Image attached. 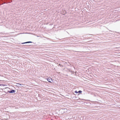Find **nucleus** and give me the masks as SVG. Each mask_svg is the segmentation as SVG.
I'll return each instance as SVG.
<instances>
[{
	"mask_svg": "<svg viewBox=\"0 0 120 120\" xmlns=\"http://www.w3.org/2000/svg\"><path fill=\"white\" fill-rule=\"evenodd\" d=\"M8 92L10 93H14L15 92V91L13 90H12L10 91H8Z\"/></svg>",
	"mask_w": 120,
	"mask_h": 120,
	"instance_id": "f257e3e1",
	"label": "nucleus"
},
{
	"mask_svg": "<svg viewBox=\"0 0 120 120\" xmlns=\"http://www.w3.org/2000/svg\"><path fill=\"white\" fill-rule=\"evenodd\" d=\"M32 42L31 41H28L27 42H25L22 43V44H25V43H32Z\"/></svg>",
	"mask_w": 120,
	"mask_h": 120,
	"instance_id": "f03ea898",
	"label": "nucleus"
},
{
	"mask_svg": "<svg viewBox=\"0 0 120 120\" xmlns=\"http://www.w3.org/2000/svg\"><path fill=\"white\" fill-rule=\"evenodd\" d=\"M52 80V79L51 78L50 79L49 78H48L47 80L49 82H51L50 81V80Z\"/></svg>",
	"mask_w": 120,
	"mask_h": 120,
	"instance_id": "7ed1b4c3",
	"label": "nucleus"
},
{
	"mask_svg": "<svg viewBox=\"0 0 120 120\" xmlns=\"http://www.w3.org/2000/svg\"><path fill=\"white\" fill-rule=\"evenodd\" d=\"M18 84L19 85L21 86V87H22L23 86V85L22 84Z\"/></svg>",
	"mask_w": 120,
	"mask_h": 120,
	"instance_id": "20e7f679",
	"label": "nucleus"
},
{
	"mask_svg": "<svg viewBox=\"0 0 120 120\" xmlns=\"http://www.w3.org/2000/svg\"><path fill=\"white\" fill-rule=\"evenodd\" d=\"M82 91L81 90H79L78 92V93H82Z\"/></svg>",
	"mask_w": 120,
	"mask_h": 120,
	"instance_id": "39448f33",
	"label": "nucleus"
},
{
	"mask_svg": "<svg viewBox=\"0 0 120 120\" xmlns=\"http://www.w3.org/2000/svg\"><path fill=\"white\" fill-rule=\"evenodd\" d=\"M75 92L76 93H78V92L77 91H75Z\"/></svg>",
	"mask_w": 120,
	"mask_h": 120,
	"instance_id": "423d86ee",
	"label": "nucleus"
},
{
	"mask_svg": "<svg viewBox=\"0 0 120 120\" xmlns=\"http://www.w3.org/2000/svg\"><path fill=\"white\" fill-rule=\"evenodd\" d=\"M60 66H61V65H60Z\"/></svg>",
	"mask_w": 120,
	"mask_h": 120,
	"instance_id": "0eeeda50",
	"label": "nucleus"
},
{
	"mask_svg": "<svg viewBox=\"0 0 120 120\" xmlns=\"http://www.w3.org/2000/svg\"><path fill=\"white\" fill-rule=\"evenodd\" d=\"M60 66H61V65H60Z\"/></svg>",
	"mask_w": 120,
	"mask_h": 120,
	"instance_id": "6e6552de",
	"label": "nucleus"
}]
</instances>
